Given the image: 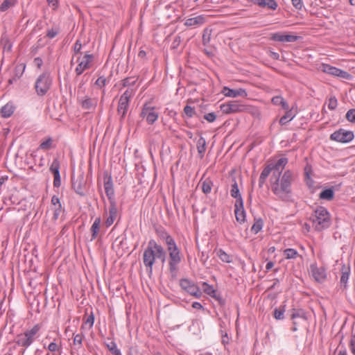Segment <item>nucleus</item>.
Segmentation results:
<instances>
[{"instance_id": "39", "label": "nucleus", "mask_w": 355, "mask_h": 355, "mask_svg": "<svg viewBox=\"0 0 355 355\" xmlns=\"http://www.w3.org/2000/svg\"><path fill=\"white\" fill-rule=\"evenodd\" d=\"M107 349L113 355H122L121 351L117 348L116 344L114 341H111L106 345Z\"/></svg>"}, {"instance_id": "40", "label": "nucleus", "mask_w": 355, "mask_h": 355, "mask_svg": "<svg viewBox=\"0 0 355 355\" xmlns=\"http://www.w3.org/2000/svg\"><path fill=\"white\" fill-rule=\"evenodd\" d=\"M285 312V306H282L274 310V317L276 320H282Z\"/></svg>"}, {"instance_id": "64", "label": "nucleus", "mask_w": 355, "mask_h": 355, "mask_svg": "<svg viewBox=\"0 0 355 355\" xmlns=\"http://www.w3.org/2000/svg\"><path fill=\"white\" fill-rule=\"evenodd\" d=\"M303 315V313L301 311L295 312L291 315V318L293 320L295 319L296 318H302Z\"/></svg>"}, {"instance_id": "53", "label": "nucleus", "mask_w": 355, "mask_h": 355, "mask_svg": "<svg viewBox=\"0 0 355 355\" xmlns=\"http://www.w3.org/2000/svg\"><path fill=\"white\" fill-rule=\"evenodd\" d=\"M61 212H62V205H61V204H59L58 207H54L53 219L54 220H56L59 218Z\"/></svg>"}, {"instance_id": "46", "label": "nucleus", "mask_w": 355, "mask_h": 355, "mask_svg": "<svg viewBox=\"0 0 355 355\" xmlns=\"http://www.w3.org/2000/svg\"><path fill=\"white\" fill-rule=\"evenodd\" d=\"M52 145V139L51 138H48L46 141H44L41 143L40 148L43 150H48L51 148Z\"/></svg>"}, {"instance_id": "52", "label": "nucleus", "mask_w": 355, "mask_h": 355, "mask_svg": "<svg viewBox=\"0 0 355 355\" xmlns=\"http://www.w3.org/2000/svg\"><path fill=\"white\" fill-rule=\"evenodd\" d=\"M337 99L335 97H331L329 100L328 107L331 110H334L337 107Z\"/></svg>"}, {"instance_id": "4", "label": "nucleus", "mask_w": 355, "mask_h": 355, "mask_svg": "<svg viewBox=\"0 0 355 355\" xmlns=\"http://www.w3.org/2000/svg\"><path fill=\"white\" fill-rule=\"evenodd\" d=\"M166 250L168 254V270L171 276L175 277L179 269V264L182 261V255L176 243H171L170 245L167 246Z\"/></svg>"}, {"instance_id": "49", "label": "nucleus", "mask_w": 355, "mask_h": 355, "mask_svg": "<svg viewBox=\"0 0 355 355\" xmlns=\"http://www.w3.org/2000/svg\"><path fill=\"white\" fill-rule=\"evenodd\" d=\"M184 112L185 114L189 118L192 117L196 114L194 108L189 105H186L184 107Z\"/></svg>"}, {"instance_id": "61", "label": "nucleus", "mask_w": 355, "mask_h": 355, "mask_svg": "<svg viewBox=\"0 0 355 355\" xmlns=\"http://www.w3.org/2000/svg\"><path fill=\"white\" fill-rule=\"evenodd\" d=\"M81 48H82L81 43L80 42L79 40H77L76 42L75 43V45H74V51H75V53H80Z\"/></svg>"}, {"instance_id": "63", "label": "nucleus", "mask_w": 355, "mask_h": 355, "mask_svg": "<svg viewBox=\"0 0 355 355\" xmlns=\"http://www.w3.org/2000/svg\"><path fill=\"white\" fill-rule=\"evenodd\" d=\"M51 202L54 205L55 207H58V205L61 204L60 202V199L57 196H53L52 197Z\"/></svg>"}, {"instance_id": "16", "label": "nucleus", "mask_w": 355, "mask_h": 355, "mask_svg": "<svg viewBox=\"0 0 355 355\" xmlns=\"http://www.w3.org/2000/svg\"><path fill=\"white\" fill-rule=\"evenodd\" d=\"M118 216V209L116 207V202L115 201L110 202L109 207V216L105 220V225L107 227L111 226Z\"/></svg>"}, {"instance_id": "51", "label": "nucleus", "mask_w": 355, "mask_h": 355, "mask_svg": "<svg viewBox=\"0 0 355 355\" xmlns=\"http://www.w3.org/2000/svg\"><path fill=\"white\" fill-rule=\"evenodd\" d=\"M136 82L135 78H126L123 80V87H130L134 85Z\"/></svg>"}, {"instance_id": "47", "label": "nucleus", "mask_w": 355, "mask_h": 355, "mask_svg": "<svg viewBox=\"0 0 355 355\" xmlns=\"http://www.w3.org/2000/svg\"><path fill=\"white\" fill-rule=\"evenodd\" d=\"M203 289H204V291L211 295V296H214V294L215 293V290L214 289V288L209 285L207 283H204L203 284Z\"/></svg>"}, {"instance_id": "36", "label": "nucleus", "mask_w": 355, "mask_h": 355, "mask_svg": "<svg viewBox=\"0 0 355 355\" xmlns=\"http://www.w3.org/2000/svg\"><path fill=\"white\" fill-rule=\"evenodd\" d=\"M17 3V0H5L0 6V11L6 12Z\"/></svg>"}, {"instance_id": "28", "label": "nucleus", "mask_w": 355, "mask_h": 355, "mask_svg": "<svg viewBox=\"0 0 355 355\" xmlns=\"http://www.w3.org/2000/svg\"><path fill=\"white\" fill-rule=\"evenodd\" d=\"M101 223V220L100 217H98L94 220L90 229V231L92 232L91 241H93L97 238L98 234L100 230Z\"/></svg>"}, {"instance_id": "31", "label": "nucleus", "mask_w": 355, "mask_h": 355, "mask_svg": "<svg viewBox=\"0 0 355 355\" xmlns=\"http://www.w3.org/2000/svg\"><path fill=\"white\" fill-rule=\"evenodd\" d=\"M272 103L275 105H281L284 110H288L289 109V106L288 103L284 101V99L280 96H274L272 98Z\"/></svg>"}, {"instance_id": "10", "label": "nucleus", "mask_w": 355, "mask_h": 355, "mask_svg": "<svg viewBox=\"0 0 355 355\" xmlns=\"http://www.w3.org/2000/svg\"><path fill=\"white\" fill-rule=\"evenodd\" d=\"M140 116L142 118H145L148 124L152 125L157 120L159 114L156 112L155 107L145 104L142 108Z\"/></svg>"}, {"instance_id": "25", "label": "nucleus", "mask_w": 355, "mask_h": 355, "mask_svg": "<svg viewBox=\"0 0 355 355\" xmlns=\"http://www.w3.org/2000/svg\"><path fill=\"white\" fill-rule=\"evenodd\" d=\"M350 274L349 266L343 265L341 268L340 285L345 288L347 287V281Z\"/></svg>"}, {"instance_id": "23", "label": "nucleus", "mask_w": 355, "mask_h": 355, "mask_svg": "<svg viewBox=\"0 0 355 355\" xmlns=\"http://www.w3.org/2000/svg\"><path fill=\"white\" fill-rule=\"evenodd\" d=\"M15 110L13 103L8 102L1 108L0 113L2 117L8 118L13 114Z\"/></svg>"}, {"instance_id": "37", "label": "nucleus", "mask_w": 355, "mask_h": 355, "mask_svg": "<svg viewBox=\"0 0 355 355\" xmlns=\"http://www.w3.org/2000/svg\"><path fill=\"white\" fill-rule=\"evenodd\" d=\"M211 29L209 28H206L204 29L203 31V34H202V44L203 45L206 46L207 44H208L211 40Z\"/></svg>"}, {"instance_id": "34", "label": "nucleus", "mask_w": 355, "mask_h": 355, "mask_svg": "<svg viewBox=\"0 0 355 355\" xmlns=\"http://www.w3.org/2000/svg\"><path fill=\"white\" fill-rule=\"evenodd\" d=\"M334 195V193L333 189H327L323 190L320 193L319 196H320V199L331 200L333 199Z\"/></svg>"}, {"instance_id": "18", "label": "nucleus", "mask_w": 355, "mask_h": 355, "mask_svg": "<svg viewBox=\"0 0 355 355\" xmlns=\"http://www.w3.org/2000/svg\"><path fill=\"white\" fill-rule=\"evenodd\" d=\"M298 36L293 35H284L281 33H273L271 39L274 41L282 42H294L298 40Z\"/></svg>"}, {"instance_id": "15", "label": "nucleus", "mask_w": 355, "mask_h": 355, "mask_svg": "<svg viewBox=\"0 0 355 355\" xmlns=\"http://www.w3.org/2000/svg\"><path fill=\"white\" fill-rule=\"evenodd\" d=\"M104 189L109 202L115 201L113 183L110 175H107L104 177Z\"/></svg>"}, {"instance_id": "21", "label": "nucleus", "mask_w": 355, "mask_h": 355, "mask_svg": "<svg viewBox=\"0 0 355 355\" xmlns=\"http://www.w3.org/2000/svg\"><path fill=\"white\" fill-rule=\"evenodd\" d=\"M25 69V65L18 64L17 65L13 71L12 76L8 80V83L12 85L13 83L19 80L24 73Z\"/></svg>"}, {"instance_id": "38", "label": "nucleus", "mask_w": 355, "mask_h": 355, "mask_svg": "<svg viewBox=\"0 0 355 355\" xmlns=\"http://www.w3.org/2000/svg\"><path fill=\"white\" fill-rule=\"evenodd\" d=\"M60 162L58 159H54L50 166V171L53 173V176L60 175Z\"/></svg>"}, {"instance_id": "11", "label": "nucleus", "mask_w": 355, "mask_h": 355, "mask_svg": "<svg viewBox=\"0 0 355 355\" xmlns=\"http://www.w3.org/2000/svg\"><path fill=\"white\" fill-rule=\"evenodd\" d=\"M72 188L74 191L80 196L86 194V181L83 175H78L76 178L73 176L71 178Z\"/></svg>"}, {"instance_id": "50", "label": "nucleus", "mask_w": 355, "mask_h": 355, "mask_svg": "<svg viewBox=\"0 0 355 355\" xmlns=\"http://www.w3.org/2000/svg\"><path fill=\"white\" fill-rule=\"evenodd\" d=\"M58 28H52L51 29L47 31L46 37H48L50 39H53L58 34Z\"/></svg>"}, {"instance_id": "42", "label": "nucleus", "mask_w": 355, "mask_h": 355, "mask_svg": "<svg viewBox=\"0 0 355 355\" xmlns=\"http://www.w3.org/2000/svg\"><path fill=\"white\" fill-rule=\"evenodd\" d=\"M284 255L286 259L295 258L297 254V252L295 249H293V248L286 249L284 250Z\"/></svg>"}, {"instance_id": "32", "label": "nucleus", "mask_w": 355, "mask_h": 355, "mask_svg": "<svg viewBox=\"0 0 355 355\" xmlns=\"http://www.w3.org/2000/svg\"><path fill=\"white\" fill-rule=\"evenodd\" d=\"M158 234L159 238L165 242L167 246L170 245L171 243L173 244L175 243V240L165 231H161Z\"/></svg>"}, {"instance_id": "24", "label": "nucleus", "mask_w": 355, "mask_h": 355, "mask_svg": "<svg viewBox=\"0 0 355 355\" xmlns=\"http://www.w3.org/2000/svg\"><path fill=\"white\" fill-rule=\"evenodd\" d=\"M205 22V18L202 15L187 19L184 25L187 26H198L202 25Z\"/></svg>"}, {"instance_id": "30", "label": "nucleus", "mask_w": 355, "mask_h": 355, "mask_svg": "<svg viewBox=\"0 0 355 355\" xmlns=\"http://www.w3.org/2000/svg\"><path fill=\"white\" fill-rule=\"evenodd\" d=\"M197 150L202 158L206 150V140L204 137H201L197 141Z\"/></svg>"}, {"instance_id": "19", "label": "nucleus", "mask_w": 355, "mask_h": 355, "mask_svg": "<svg viewBox=\"0 0 355 355\" xmlns=\"http://www.w3.org/2000/svg\"><path fill=\"white\" fill-rule=\"evenodd\" d=\"M78 101L84 110H91L96 107L98 102L96 98H91L88 96L83 98L78 96Z\"/></svg>"}, {"instance_id": "62", "label": "nucleus", "mask_w": 355, "mask_h": 355, "mask_svg": "<svg viewBox=\"0 0 355 355\" xmlns=\"http://www.w3.org/2000/svg\"><path fill=\"white\" fill-rule=\"evenodd\" d=\"M350 349L352 352L355 355V334L352 337L350 341Z\"/></svg>"}, {"instance_id": "43", "label": "nucleus", "mask_w": 355, "mask_h": 355, "mask_svg": "<svg viewBox=\"0 0 355 355\" xmlns=\"http://www.w3.org/2000/svg\"><path fill=\"white\" fill-rule=\"evenodd\" d=\"M293 116H292V113L291 112H287L285 115L281 117L279 119V123L281 125H285L286 123L292 120Z\"/></svg>"}, {"instance_id": "14", "label": "nucleus", "mask_w": 355, "mask_h": 355, "mask_svg": "<svg viewBox=\"0 0 355 355\" xmlns=\"http://www.w3.org/2000/svg\"><path fill=\"white\" fill-rule=\"evenodd\" d=\"M311 272L313 279L319 283L323 282L327 277L324 268L315 264L311 265Z\"/></svg>"}, {"instance_id": "17", "label": "nucleus", "mask_w": 355, "mask_h": 355, "mask_svg": "<svg viewBox=\"0 0 355 355\" xmlns=\"http://www.w3.org/2000/svg\"><path fill=\"white\" fill-rule=\"evenodd\" d=\"M230 194L231 196L236 199V202L237 205H240V207L243 206V198L240 193L238 184L236 179L234 178L232 179V185H231Z\"/></svg>"}, {"instance_id": "60", "label": "nucleus", "mask_w": 355, "mask_h": 355, "mask_svg": "<svg viewBox=\"0 0 355 355\" xmlns=\"http://www.w3.org/2000/svg\"><path fill=\"white\" fill-rule=\"evenodd\" d=\"M181 42V37L179 35H177L175 37L173 42V48H177Z\"/></svg>"}, {"instance_id": "13", "label": "nucleus", "mask_w": 355, "mask_h": 355, "mask_svg": "<svg viewBox=\"0 0 355 355\" xmlns=\"http://www.w3.org/2000/svg\"><path fill=\"white\" fill-rule=\"evenodd\" d=\"M94 60V55L92 54L86 53L82 59L78 58L77 62L78 64L76 68V73L78 76L81 75L85 70L88 69L91 67V63Z\"/></svg>"}, {"instance_id": "6", "label": "nucleus", "mask_w": 355, "mask_h": 355, "mask_svg": "<svg viewBox=\"0 0 355 355\" xmlns=\"http://www.w3.org/2000/svg\"><path fill=\"white\" fill-rule=\"evenodd\" d=\"M52 80L48 73H42L36 80L35 88L39 96L45 95L51 86Z\"/></svg>"}, {"instance_id": "8", "label": "nucleus", "mask_w": 355, "mask_h": 355, "mask_svg": "<svg viewBox=\"0 0 355 355\" xmlns=\"http://www.w3.org/2000/svg\"><path fill=\"white\" fill-rule=\"evenodd\" d=\"M354 137V132L344 129L335 131L330 135V139L340 143H348Z\"/></svg>"}, {"instance_id": "44", "label": "nucleus", "mask_w": 355, "mask_h": 355, "mask_svg": "<svg viewBox=\"0 0 355 355\" xmlns=\"http://www.w3.org/2000/svg\"><path fill=\"white\" fill-rule=\"evenodd\" d=\"M270 173H272V168L269 164L263 168L260 175V177H262V179H267Z\"/></svg>"}, {"instance_id": "9", "label": "nucleus", "mask_w": 355, "mask_h": 355, "mask_svg": "<svg viewBox=\"0 0 355 355\" xmlns=\"http://www.w3.org/2000/svg\"><path fill=\"white\" fill-rule=\"evenodd\" d=\"M321 71L329 75L340 77L343 79L349 80L352 76L346 71L331 66L328 64H322L320 67Z\"/></svg>"}, {"instance_id": "27", "label": "nucleus", "mask_w": 355, "mask_h": 355, "mask_svg": "<svg viewBox=\"0 0 355 355\" xmlns=\"http://www.w3.org/2000/svg\"><path fill=\"white\" fill-rule=\"evenodd\" d=\"M235 216L236 220L240 223H244L245 220V212L243 208V205L242 207H240V205H237V203H235Z\"/></svg>"}, {"instance_id": "33", "label": "nucleus", "mask_w": 355, "mask_h": 355, "mask_svg": "<svg viewBox=\"0 0 355 355\" xmlns=\"http://www.w3.org/2000/svg\"><path fill=\"white\" fill-rule=\"evenodd\" d=\"M217 256L220 258V259L225 263H231L232 262V258L230 255L227 254L224 250L222 249H219L216 252Z\"/></svg>"}, {"instance_id": "56", "label": "nucleus", "mask_w": 355, "mask_h": 355, "mask_svg": "<svg viewBox=\"0 0 355 355\" xmlns=\"http://www.w3.org/2000/svg\"><path fill=\"white\" fill-rule=\"evenodd\" d=\"M205 119H206L208 122H214L216 119V116L214 112H210L204 116Z\"/></svg>"}, {"instance_id": "57", "label": "nucleus", "mask_w": 355, "mask_h": 355, "mask_svg": "<svg viewBox=\"0 0 355 355\" xmlns=\"http://www.w3.org/2000/svg\"><path fill=\"white\" fill-rule=\"evenodd\" d=\"M293 6L298 10L302 9L303 3L302 0H291Z\"/></svg>"}, {"instance_id": "12", "label": "nucleus", "mask_w": 355, "mask_h": 355, "mask_svg": "<svg viewBox=\"0 0 355 355\" xmlns=\"http://www.w3.org/2000/svg\"><path fill=\"white\" fill-rule=\"evenodd\" d=\"M180 286L182 289L189 293L191 295L196 297L201 295V291L198 286L188 279H180Z\"/></svg>"}, {"instance_id": "54", "label": "nucleus", "mask_w": 355, "mask_h": 355, "mask_svg": "<svg viewBox=\"0 0 355 355\" xmlns=\"http://www.w3.org/2000/svg\"><path fill=\"white\" fill-rule=\"evenodd\" d=\"M106 78L103 76L99 77L95 82V85L99 87H103L106 85Z\"/></svg>"}, {"instance_id": "35", "label": "nucleus", "mask_w": 355, "mask_h": 355, "mask_svg": "<svg viewBox=\"0 0 355 355\" xmlns=\"http://www.w3.org/2000/svg\"><path fill=\"white\" fill-rule=\"evenodd\" d=\"M213 183L211 180L209 178H207L204 181L202 182V191L204 193L207 194L209 193L211 191V187Z\"/></svg>"}, {"instance_id": "26", "label": "nucleus", "mask_w": 355, "mask_h": 355, "mask_svg": "<svg viewBox=\"0 0 355 355\" xmlns=\"http://www.w3.org/2000/svg\"><path fill=\"white\" fill-rule=\"evenodd\" d=\"M254 3L260 7H267L273 10L277 8V3L275 0H254Z\"/></svg>"}, {"instance_id": "7", "label": "nucleus", "mask_w": 355, "mask_h": 355, "mask_svg": "<svg viewBox=\"0 0 355 355\" xmlns=\"http://www.w3.org/2000/svg\"><path fill=\"white\" fill-rule=\"evenodd\" d=\"M220 107L222 112L226 114L243 112L248 110V107L247 105L238 101H230L225 103H223L220 105Z\"/></svg>"}, {"instance_id": "2", "label": "nucleus", "mask_w": 355, "mask_h": 355, "mask_svg": "<svg viewBox=\"0 0 355 355\" xmlns=\"http://www.w3.org/2000/svg\"><path fill=\"white\" fill-rule=\"evenodd\" d=\"M166 252L164 248L151 239L143 253V263L149 273H152L153 267L156 259H159L162 263L166 261Z\"/></svg>"}, {"instance_id": "55", "label": "nucleus", "mask_w": 355, "mask_h": 355, "mask_svg": "<svg viewBox=\"0 0 355 355\" xmlns=\"http://www.w3.org/2000/svg\"><path fill=\"white\" fill-rule=\"evenodd\" d=\"M83 338V335L82 334L75 335L74 338H73V344L74 345L78 344V345H82Z\"/></svg>"}, {"instance_id": "20", "label": "nucleus", "mask_w": 355, "mask_h": 355, "mask_svg": "<svg viewBox=\"0 0 355 355\" xmlns=\"http://www.w3.org/2000/svg\"><path fill=\"white\" fill-rule=\"evenodd\" d=\"M223 94L225 96L235 98L237 96H246L247 93L243 89H233L228 87H224Z\"/></svg>"}, {"instance_id": "45", "label": "nucleus", "mask_w": 355, "mask_h": 355, "mask_svg": "<svg viewBox=\"0 0 355 355\" xmlns=\"http://www.w3.org/2000/svg\"><path fill=\"white\" fill-rule=\"evenodd\" d=\"M132 94H133V90L132 89H127L121 96L119 99H121L122 101H127L130 102V99L132 97Z\"/></svg>"}, {"instance_id": "3", "label": "nucleus", "mask_w": 355, "mask_h": 355, "mask_svg": "<svg viewBox=\"0 0 355 355\" xmlns=\"http://www.w3.org/2000/svg\"><path fill=\"white\" fill-rule=\"evenodd\" d=\"M315 230L321 232L331 225L330 214L324 207H318L310 217Z\"/></svg>"}, {"instance_id": "48", "label": "nucleus", "mask_w": 355, "mask_h": 355, "mask_svg": "<svg viewBox=\"0 0 355 355\" xmlns=\"http://www.w3.org/2000/svg\"><path fill=\"white\" fill-rule=\"evenodd\" d=\"M346 119L352 123H355V109H351L347 111Z\"/></svg>"}, {"instance_id": "22", "label": "nucleus", "mask_w": 355, "mask_h": 355, "mask_svg": "<svg viewBox=\"0 0 355 355\" xmlns=\"http://www.w3.org/2000/svg\"><path fill=\"white\" fill-rule=\"evenodd\" d=\"M129 101L119 99L117 107V113L120 116V121L124 119L129 107Z\"/></svg>"}, {"instance_id": "1", "label": "nucleus", "mask_w": 355, "mask_h": 355, "mask_svg": "<svg viewBox=\"0 0 355 355\" xmlns=\"http://www.w3.org/2000/svg\"><path fill=\"white\" fill-rule=\"evenodd\" d=\"M288 163V159L282 157L275 164H270L272 168V175L270 179L272 192L281 199H285L291 193L293 173L288 170L280 179L281 174Z\"/></svg>"}, {"instance_id": "29", "label": "nucleus", "mask_w": 355, "mask_h": 355, "mask_svg": "<svg viewBox=\"0 0 355 355\" xmlns=\"http://www.w3.org/2000/svg\"><path fill=\"white\" fill-rule=\"evenodd\" d=\"M48 349L51 352H61L62 343L59 339H54L48 346Z\"/></svg>"}, {"instance_id": "41", "label": "nucleus", "mask_w": 355, "mask_h": 355, "mask_svg": "<svg viewBox=\"0 0 355 355\" xmlns=\"http://www.w3.org/2000/svg\"><path fill=\"white\" fill-rule=\"evenodd\" d=\"M262 227L263 220L259 218L258 220H256L255 223L251 227V231L254 234H257L262 229Z\"/></svg>"}, {"instance_id": "59", "label": "nucleus", "mask_w": 355, "mask_h": 355, "mask_svg": "<svg viewBox=\"0 0 355 355\" xmlns=\"http://www.w3.org/2000/svg\"><path fill=\"white\" fill-rule=\"evenodd\" d=\"M61 181H60V175H54V180H53V185L55 187H59L60 186Z\"/></svg>"}, {"instance_id": "5", "label": "nucleus", "mask_w": 355, "mask_h": 355, "mask_svg": "<svg viewBox=\"0 0 355 355\" xmlns=\"http://www.w3.org/2000/svg\"><path fill=\"white\" fill-rule=\"evenodd\" d=\"M41 329L40 324L34 325L31 329L26 330L24 333L18 334L14 342L20 347L28 348L38 338L39 331Z\"/></svg>"}, {"instance_id": "58", "label": "nucleus", "mask_w": 355, "mask_h": 355, "mask_svg": "<svg viewBox=\"0 0 355 355\" xmlns=\"http://www.w3.org/2000/svg\"><path fill=\"white\" fill-rule=\"evenodd\" d=\"M94 322V316L93 313H92L91 315H89L87 317L85 323L89 324V328H91V327H92Z\"/></svg>"}]
</instances>
